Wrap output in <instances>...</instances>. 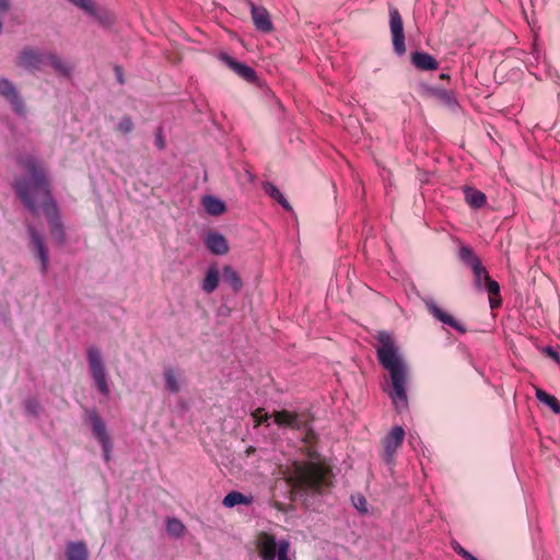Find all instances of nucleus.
Listing matches in <instances>:
<instances>
[{"mask_svg":"<svg viewBox=\"0 0 560 560\" xmlns=\"http://www.w3.org/2000/svg\"><path fill=\"white\" fill-rule=\"evenodd\" d=\"M22 165L27 172V177L16 182L19 196L32 212L43 210L49 219L51 236L58 243H63L66 235L57 217L56 203L49 192L45 163L34 156H27L22 161Z\"/></svg>","mask_w":560,"mask_h":560,"instance_id":"1","label":"nucleus"},{"mask_svg":"<svg viewBox=\"0 0 560 560\" xmlns=\"http://www.w3.org/2000/svg\"><path fill=\"white\" fill-rule=\"evenodd\" d=\"M377 358L390 376L392 389L387 390L393 405L397 411H402L408 407L407 381L408 368L399 353L393 336L381 331L377 334Z\"/></svg>","mask_w":560,"mask_h":560,"instance_id":"2","label":"nucleus"},{"mask_svg":"<svg viewBox=\"0 0 560 560\" xmlns=\"http://www.w3.org/2000/svg\"><path fill=\"white\" fill-rule=\"evenodd\" d=\"M289 480L295 489L313 490L320 492L330 483V470L320 463L310 462L307 464L293 463Z\"/></svg>","mask_w":560,"mask_h":560,"instance_id":"3","label":"nucleus"},{"mask_svg":"<svg viewBox=\"0 0 560 560\" xmlns=\"http://www.w3.org/2000/svg\"><path fill=\"white\" fill-rule=\"evenodd\" d=\"M86 361L91 377L97 390L108 397L110 394V382L108 371L100 348L91 346L86 349Z\"/></svg>","mask_w":560,"mask_h":560,"instance_id":"4","label":"nucleus"},{"mask_svg":"<svg viewBox=\"0 0 560 560\" xmlns=\"http://www.w3.org/2000/svg\"><path fill=\"white\" fill-rule=\"evenodd\" d=\"M256 546L262 560H288L290 542L285 539H276L273 535L260 533Z\"/></svg>","mask_w":560,"mask_h":560,"instance_id":"5","label":"nucleus"},{"mask_svg":"<svg viewBox=\"0 0 560 560\" xmlns=\"http://www.w3.org/2000/svg\"><path fill=\"white\" fill-rule=\"evenodd\" d=\"M27 232L31 240L32 254L39 264L40 273L45 276L50 268L49 249L46 245L45 236L32 225L27 228Z\"/></svg>","mask_w":560,"mask_h":560,"instance_id":"6","label":"nucleus"},{"mask_svg":"<svg viewBox=\"0 0 560 560\" xmlns=\"http://www.w3.org/2000/svg\"><path fill=\"white\" fill-rule=\"evenodd\" d=\"M471 269L474 272L476 287L479 289H487L489 292L490 307L495 308L500 304V301L494 299V296L500 292L499 283L490 279L486 268L481 265V262H475V266Z\"/></svg>","mask_w":560,"mask_h":560,"instance_id":"7","label":"nucleus"},{"mask_svg":"<svg viewBox=\"0 0 560 560\" xmlns=\"http://www.w3.org/2000/svg\"><path fill=\"white\" fill-rule=\"evenodd\" d=\"M389 27L395 52L404 55L406 52L404 25L401 16L395 8L389 9Z\"/></svg>","mask_w":560,"mask_h":560,"instance_id":"8","label":"nucleus"},{"mask_svg":"<svg viewBox=\"0 0 560 560\" xmlns=\"http://www.w3.org/2000/svg\"><path fill=\"white\" fill-rule=\"evenodd\" d=\"M88 419L92 427L94 436L98 440V442L103 446L104 459L106 462H109L112 443H110V438L106 431V425H105L104 421L101 419V417L95 411L89 412Z\"/></svg>","mask_w":560,"mask_h":560,"instance_id":"9","label":"nucleus"},{"mask_svg":"<svg viewBox=\"0 0 560 560\" xmlns=\"http://www.w3.org/2000/svg\"><path fill=\"white\" fill-rule=\"evenodd\" d=\"M0 95L3 96L12 106V109L20 116L26 114V106L19 94L15 85L5 78H0Z\"/></svg>","mask_w":560,"mask_h":560,"instance_id":"10","label":"nucleus"},{"mask_svg":"<svg viewBox=\"0 0 560 560\" xmlns=\"http://www.w3.org/2000/svg\"><path fill=\"white\" fill-rule=\"evenodd\" d=\"M46 52L32 48H24L18 56L16 65L27 70L39 69L45 65Z\"/></svg>","mask_w":560,"mask_h":560,"instance_id":"11","label":"nucleus"},{"mask_svg":"<svg viewBox=\"0 0 560 560\" xmlns=\"http://www.w3.org/2000/svg\"><path fill=\"white\" fill-rule=\"evenodd\" d=\"M219 59L229 67L232 71H234L238 77L244 79L247 82H253L256 79V73L253 68L248 67L245 63L238 62L233 57L225 52H220Z\"/></svg>","mask_w":560,"mask_h":560,"instance_id":"12","label":"nucleus"},{"mask_svg":"<svg viewBox=\"0 0 560 560\" xmlns=\"http://www.w3.org/2000/svg\"><path fill=\"white\" fill-rule=\"evenodd\" d=\"M405 438V431L401 427H394L384 438L383 446L388 460L393 458L396 451L400 447Z\"/></svg>","mask_w":560,"mask_h":560,"instance_id":"13","label":"nucleus"},{"mask_svg":"<svg viewBox=\"0 0 560 560\" xmlns=\"http://www.w3.org/2000/svg\"><path fill=\"white\" fill-rule=\"evenodd\" d=\"M73 5L78 7L82 11H84L86 14L94 16L97 21H100L102 24L109 25L112 23V19L109 18L108 13L103 10H98L93 2V0H68Z\"/></svg>","mask_w":560,"mask_h":560,"instance_id":"14","label":"nucleus"},{"mask_svg":"<svg viewBox=\"0 0 560 560\" xmlns=\"http://www.w3.org/2000/svg\"><path fill=\"white\" fill-rule=\"evenodd\" d=\"M423 302L427 306V308L429 310V312L440 322H442L443 324H446V325H450L451 327H453L454 329L460 331V332H464L465 329L463 328V326L457 323L453 316H451L450 314L445 313L443 310H441L436 303L433 301V299L431 298H425L423 299Z\"/></svg>","mask_w":560,"mask_h":560,"instance_id":"15","label":"nucleus"},{"mask_svg":"<svg viewBox=\"0 0 560 560\" xmlns=\"http://www.w3.org/2000/svg\"><path fill=\"white\" fill-rule=\"evenodd\" d=\"M205 244L214 255H225L230 249L226 238L218 232L208 233L205 237Z\"/></svg>","mask_w":560,"mask_h":560,"instance_id":"16","label":"nucleus"},{"mask_svg":"<svg viewBox=\"0 0 560 560\" xmlns=\"http://www.w3.org/2000/svg\"><path fill=\"white\" fill-rule=\"evenodd\" d=\"M252 19L257 30L264 33L272 31V23L268 11L262 7L252 5Z\"/></svg>","mask_w":560,"mask_h":560,"instance_id":"17","label":"nucleus"},{"mask_svg":"<svg viewBox=\"0 0 560 560\" xmlns=\"http://www.w3.org/2000/svg\"><path fill=\"white\" fill-rule=\"evenodd\" d=\"M411 63L421 71H433L439 68V62L433 56L424 51L411 54Z\"/></svg>","mask_w":560,"mask_h":560,"instance_id":"18","label":"nucleus"},{"mask_svg":"<svg viewBox=\"0 0 560 560\" xmlns=\"http://www.w3.org/2000/svg\"><path fill=\"white\" fill-rule=\"evenodd\" d=\"M163 376H164L166 389L170 393L176 394L182 389L183 375L179 371L168 366V368L164 369Z\"/></svg>","mask_w":560,"mask_h":560,"instance_id":"19","label":"nucleus"},{"mask_svg":"<svg viewBox=\"0 0 560 560\" xmlns=\"http://www.w3.org/2000/svg\"><path fill=\"white\" fill-rule=\"evenodd\" d=\"M275 422L280 427L298 429L303 424V419L298 413L281 410L275 413Z\"/></svg>","mask_w":560,"mask_h":560,"instance_id":"20","label":"nucleus"},{"mask_svg":"<svg viewBox=\"0 0 560 560\" xmlns=\"http://www.w3.org/2000/svg\"><path fill=\"white\" fill-rule=\"evenodd\" d=\"M220 282V271L215 265L207 269L206 277L201 283V289L210 294L217 290Z\"/></svg>","mask_w":560,"mask_h":560,"instance_id":"21","label":"nucleus"},{"mask_svg":"<svg viewBox=\"0 0 560 560\" xmlns=\"http://www.w3.org/2000/svg\"><path fill=\"white\" fill-rule=\"evenodd\" d=\"M222 277L225 283H228L234 292H240L243 288V282L238 272L230 265H225L222 269Z\"/></svg>","mask_w":560,"mask_h":560,"instance_id":"22","label":"nucleus"},{"mask_svg":"<svg viewBox=\"0 0 560 560\" xmlns=\"http://www.w3.org/2000/svg\"><path fill=\"white\" fill-rule=\"evenodd\" d=\"M431 95L442 105L447 108H455L457 106V101L453 92L444 90V89H432Z\"/></svg>","mask_w":560,"mask_h":560,"instance_id":"23","label":"nucleus"},{"mask_svg":"<svg viewBox=\"0 0 560 560\" xmlns=\"http://www.w3.org/2000/svg\"><path fill=\"white\" fill-rule=\"evenodd\" d=\"M68 560H86L88 547L83 541L70 542L67 547Z\"/></svg>","mask_w":560,"mask_h":560,"instance_id":"24","label":"nucleus"},{"mask_svg":"<svg viewBox=\"0 0 560 560\" xmlns=\"http://www.w3.org/2000/svg\"><path fill=\"white\" fill-rule=\"evenodd\" d=\"M202 206L211 215H219L225 211L224 202L214 196H205L202 198Z\"/></svg>","mask_w":560,"mask_h":560,"instance_id":"25","label":"nucleus"},{"mask_svg":"<svg viewBox=\"0 0 560 560\" xmlns=\"http://www.w3.org/2000/svg\"><path fill=\"white\" fill-rule=\"evenodd\" d=\"M535 393L536 398L540 402L547 405L555 413H560V404L555 396L549 395L548 393L538 387L535 388Z\"/></svg>","mask_w":560,"mask_h":560,"instance_id":"26","label":"nucleus"},{"mask_svg":"<svg viewBox=\"0 0 560 560\" xmlns=\"http://www.w3.org/2000/svg\"><path fill=\"white\" fill-rule=\"evenodd\" d=\"M464 192H465V200L472 208H480L485 205L486 196L480 190H477L474 188H466Z\"/></svg>","mask_w":560,"mask_h":560,"instance_id":"27","label":"nucleus"},{"mask_svg":"<svg viewBox=\"0 0 560 560\" xmlns=\"http://www.w3.org/2000/svg\"><path fill=\"white\" fill-rule=\"evenodd\" d=\"M252 498H248L237 491L228 493L223 499V505L226 508H234L240 504H249Z\"/></svg>","mask_w":560,"mask_h":560,"instance_id":"28","label":"nucleus"},{"mask_svg":"<svg viewBox=\"0 0 560 560\" xmlns=\"http://www.w3.org/2000/svg\"><path fill=\"white\" fill-rule=\"evenodd\" d=\"M265 192L271 197L272 199L277 200L284 209L291 210V206L288 202V200L283 197L281 191L278 189L277 186H275L271 183H266L264 185Z\"/></svg>","mask_w":560,"mask_h":560,"instance_id":"29","label":"nucleus"},{"mask_svg":"<svg viewBox=\"0 0 560 560\" xmlns=\"http://www.w3.org/2000/svg\"><path fill=\"white\" fill-rule=\"evenodd\" d=\"M46 63H49L57 71H59L60 73H63V74H68L71 70V67L67 62H65L63 60H61L60 58H58L57 56H55L50 52H46L45 65Z\"/></svg>","mask_w":560,"mask_h":560,"instance_id":"30","label":"nucleus"},{"mask_svg":"<svg viewBox=\"0 0 560 560\" xmlns=\"http://www.w3.org/2000/svg\"><path fill=\"white\" fill-rule=\"evenodd\" d=\"M167 533L175 538L182 537L185 533L184 524L177 518H170L167 521Z\"/></svg>","mask_w":560,"mask_h":560,"instance_id":"31","label":"nucleus"},{"mask_svg":"<svg viewBox=\"0 0 560 560\" xmlns=\"http://www.w3.org/2000/svg\"><path fill=\"white\" fill-rule=\"evenodd\" d=\"M459 257L464 262L469 265L471 268L475 266V262H481L479 258L475 256L472 250L466 246L460 247Z\"/></svg>","mask_w":560,"mask_h":560,"instance_id":"32","label":"nucleus"},{"mask_svg":"<svg viewBox=\"0 0 560 560\" xmlns=\"http://www.w3.org/2000/svg\"><path fill=\"white\" fill-rule=\"evenodd\" d=\"M354 508L361 513L368 512V501L361 494L352 495L351 498Z\"/></svg>","mask_w":560,"mask_h":560,"instance_id":"33","label":"nucleus"},{"mask_svg":"<svg viewBox=\"0 0 560 560\" xmlns=\"http://www.w3.org/2000/svg\"><path fill=\"white\" fill-rule=\"evenodd\" d=\"M133 129V122L129 117H124L117 125V130L124 135L131 132Z\"/></svg>","mask_w":560,"mask_h":560,"instance_id":"34","label":"nucleus"},{"mask_svg":"<svg viewBox=\"0 0 560 560\" xmlns=\"http://www.w3.org/2000/svg\"><path fill=\"white\" fill-rule=\"evenodd\" d=\"M252 417H253L256 425H259L261 423L269 424L268 420H269L270 416L264 409H256L252 413Z\"/></svg>","mask_w":560,"mask_h":560,"instance_id":"35","label":"nucleus"},{"mask_svg":"<svg viewBox=\"0 0 560 560\" xmlns=\"http://www.w3.org/2000/svg\"><path fill=\"white\" fill-rule=\"evenodd\" d=\"M25 409L28 415L37 416L39 406L35 400H27L25 404Z\"/></svg>","mask_w":560,"mask_h":560,"instance_id":"36","label":"nucleus"},{"mask_svg":"<svg viewBox=\"0 0 560 560\" xmlns=\"http://www.w3.org/2000/svg\"><path fill=\"white\" fill-rule=\"evenodd\" d=\"M454 549L457 551L459 556L463 558H466L467 560H477L475 557L469 555L463 547H460L458 544H454Z\"/></svg>","mask_w":560,"mask_h":560,"instance_id":"37","label":"nucleus"},{"mask_svg":"<svg viewBox=\"0 0 560 560\" xmlns=\"http://www.w3.org/2000/svg\"><path fill=\"white\" fill-rule=\"evenodd\" d=\"M10 8L9 0H0V14H4Z\"/></svg>","mask_w":560,"mask_h":560,"instance_id":"38","label":"nucleus"},{"mask_svg":"<svg viewBox=\"0 0 560 560\" xmlns=\"http://www.w3.org/2000/svg\"><path fill=\"white\" fill-rule=\"evenodd\" d=\"M440 78L443 80H448L450 75L447 73H441Z\"/></svg>","mask_w":560,"mask_h":560,"instance_id":"39","label":"nucleus"},{"mask_svg":"<svg viewBox=\"0 0 560 560\" xmlns=\"http://www.w3.org/2000/svg\"><path fill=\"white\" fill-rule=\"evenodd\" d=\"M550 357H552V358H553V359H556V360H558V359H559V357H558V354H557L556 352H551V353H550Z\"/></svg>","mask_w":560,"mask_h":560,"instance_id":"40","label":"nucleus"}]
</instances>
